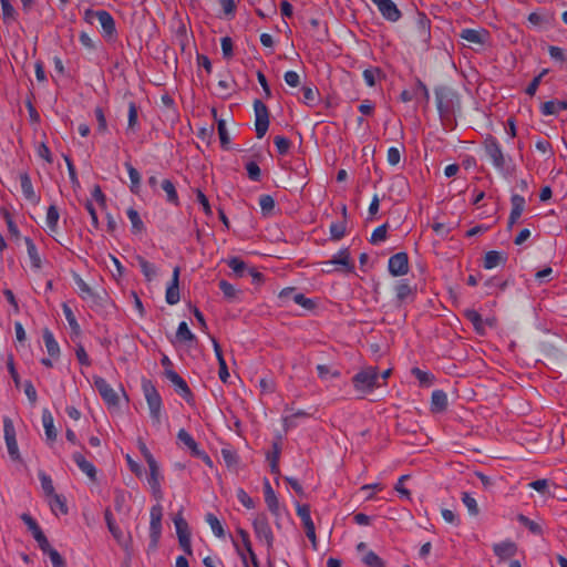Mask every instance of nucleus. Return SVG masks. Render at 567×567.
<instances>
[{"label":"nucleus","mask_w":567,"mask_h":567,"mask_svg":"<svg viewBox=\"0 0 567 567\" xmlns=\"http://www.w3.org/2000/svg\"><path fill=\"white\" fill-rule=\"evenodd\" d=\"M464 315L473 323L475 330L480 334L485 333V328H484L485 321L482 319L481 315L476 310L468 309L465 311ZM494 322H495L494 319L486 320V323H488L489 326L494 324Z\"/></svg>","instance_id":"17"},{"label":"nucleus","mask_w":567,"mask_h":567,"mask_svg":"<svg viewBox=\"0 0 567 567\" xmlns=\"http://www.w3.org/2000/svg\"><path fill=\"white\" fill-rule=\"evenodd\" d=\"M207 522L210 525V528L213 529V532L215 533L216 536H218V537L224 536V528L216 516L208 515Z\"/></svg>","instance_id":"46"},{"label":"nucleus","mask_w":567,"mask_h":567,"mask_svg":"<svg viewBox=\"0 0 567 567\" xmlns=\"http://www.w3.org/2000/svg\"><path fill=\"white\" fill-rule=\"evenodd\" d=\"M105 519L107 523L109 530L112 533L114 538L122 544L126 549L131 547L132 537L130 534H125L123 530L116 526L113 516L109 509L105 511Z\"/></svg>","instance_id":"8"},{"label":"nucleus","mask_w":567,"mask_h":567,"mask_svg":"<svg viewBox=\"0 0 567 567\" xmlns=\"http://www.w3.org/2000/svg\"><path fill=\"white\" fill-rule=\"evenodd\" d=\"M330 234L333 239H341L346 234V221L331 225Z\"/></svg>","instance_id":"44"},{"label":"nucleus","mask_w":567,"mask_h":567,"mask_svg":"<svg viewBox=\"0 0 567 567\" xmlns=\"http://www.w3.org/2000/svg\"><path fill=\"white\" fill-rule=\"evenodd\" d=\"M162 187L167 195V200L177 206L179 204V198L175 185L169 179H164Z\"/></svg>","instance_id":"29"},{"label":"nucleus","mask_w":567,"mask_h":567,"mask_svg":"<svg viewBox=\"0 0 567 567\" xmlns=\"http://www.w3.org/2000/svg\"><path fill=\"white\" fill-rule=\"evenodd\" d=\"M74 461L78 466L90 477L91 481H96V470L91 462L86 461L85 457L80 453L74 455Z\"/></svg>","instance_id":"21"},{"label":"nucleus","mask_w":567,"mask_h":567,"mask_svg":"<svg viewBox=\"0 0 567 567\" xmlns=\"http://www.w3.org/2000/svg\"><path fill=\"white\" fill-rule=\"evenodd\" d=\"M254 111H255V126H256V133L257 137L261 138L266 134L268 126H269V113L267 106L259 100H256L254 103Z\"/></svg>","instance_id":"4"},{"label":"nucleus","mask_w":567,"mask_h":567,"mask_svg":"<svg viewBox=\"0 0 567 567\" xmlns=\"http://www.w3.org/2000/svg\"><path fill=\"white\" fill-rule=\"evenodd\" d=\"M174 522H175L179 544L183 547V549L188 555H190L192 547H190V538H189L187 523L182 517H176Z\"/></svg>","instance_id":"13"},{"label":"nucleus","mask_w":567,"mask_h":567,"mask_svg":"<svg viewBox=\"0 0 567 567\" xmlns=\"http://www.w3.org/2000/svg\"><path fill=\"white\" fill-rule=\"evenodd\" d=\"M412 372L419 379L421 384H431L434 381V377L431 373L422 371L419 368H414Z\"/></svg>","instance_id":"45"},{"label":"nucleus","mask_w":567,"mask_h":567,"mask_svg":"<svg viewBox=\"0 0 567 567\" xmlns=\"http://www.w3.org/2000/svg\"><path fill=\"white\" fill-rule=\"evenodd\" d=\"M63 311H64V315H65V318L70 324V327L72 328V330L79 334L80 333V326L79 323L76 322V319L72 312V310L70 309V307L68 305H63Z\"/></svg>","instance_id":"43"},{"label":"nucleus","mask_w":567,"mask_h":567,"mask_svg":"<svg viewBox=\"0 0 567 567\" xmlns=\"http://www.w3.org/2000/svg\"><path fill=\"white\" fill-rule=\"evenodd\" d=\"M460 37L471 44L484 45L489 39V32L486 29H465Z\"/></svg>","instance_id":"10"},{"label":"nucleus","mask_w":567,"mask_h":567,"mask_svg":"<svg viewBox=\"0 0 567 567\" xmlns=\"http://www.w3.org/2000/svg\"><path fill=\"white\" fill-rule=\"evenodd\" d=\"M4 439H6V443H7L8 451L10 453V455L13 458L19 460L20 454H19L18 443L16 440V430H14L12 421L9 419L4 420Z\"/></svg>","instance_id":"11"},{"label":"nucleus","mask_w":567,"mask_h":567,"mask_svg":"<svg viewBox=\"0 0 567 567\" xmlns=\"http://www.w3.org/2000/svg\"><path fill=\"white\" fill-rule=\"evenodd\" d=\"M447 408V396L441 391L436 390L432 393L431 398V409L433 412L441 413L444 412Z\"/></svg>","instance_id":"19"},{"label":"nucleus","mask_w":567,"mask_h":567,"mask_svg":"<svg viewBox=\"0 0 567 567\" xmlns=\"http://www.w3.org/2000/svg\"><path fill=\"white\" fill-rule=\"evenodd\" d=\"M493 549L502 560L508 559L517 553L516 544L509 540L496 544Z\"/></svg>","instance_id":"15"},{"label":"nucleus","mask_w":567,"mask_h":567,"mask_svg":"<svg viewBox=\"0 0 567 567\" xmlns=\"http://www.w3.org/2000/svg\"><path fill=\"white\" fill-rule=\"evenodd\" d=\"M297 514L300 516L303 526L306 528V533L308 538L310 539L312 547L317 548V536H316V527L310 516V507L307 504H298L297 505Z\"/></svg>","instance_id":"5"},{"label":"nucleus","mask_w":567,"mask_h":567,"mask_svg":"<svg viewBox=\"0 0 567 567\" xmlns=\"http://www.w3.org/2000/svg\"><path fill=\"white\" fill-rule=\"evenodd\" d=\"M150 467V484L154 489L159 488V468L154 458L146 461Z\"/></svg>","instance_id":"30"},{"label":"nucleus","mask_w":567,"mask_h":567,"mask_svg":"<svg viewBox=\"0 0 567 567\" xmlns=\"http://www.w3.org/2000/svg\"><path fill=\"white\" fill-rule=\"evenodd\" d=\"M221 50L225 58L229 59L233 55V41L229 37L221 39Z\"/></svg>","instance_id":"57"},{"label":"nucleus","mask_w":567,"mask_h":567,"mask_svg":"<svg viewBox=\"0 0 567 567\" xmlns=\"http://www.w3.org/2000/svg\"><path fill=\"white\" fill-rule=\"evenodd\" d=\"M364 563L370 567H384L383 560L373 551L365 555Z\"/></svg>","instance_id":"47"},{"label":"nucleus","mask_w":567,"mask_h":567,"mask_svg":"<svg viewBox=\"0 0 567 567\" xmlns=\"http://www.w3.org/2000/svg\"><path fill=\"white\" fill-rule=\"evenodd\" d=\"M179 274L181 268L176 266L173 270L171 285L167 287L165 293V300L168 305H176L181 299Z\"/></svg>","instance_id":"9"},{"label":"nucleus","mask_w":567,"mask_h":567,"mask_svg":"<svg viewBox=\"0 0 567 567\" xmlns=\"http://www.w3.org/2000/svg\"><path fill=\"white\" fill-rule=\"evenodd\" d=\"M94 383L101 396L109 406H117L121 399H124L125 402H128V396L121 384L112 385L103 378H96Z\"/></svg>","instance_id":"1"},{"label":"nucleus","mask_w":567,"mask_h":567,"mask_svg":"<svg viewBox=\"0 0 567 567\" xmlns=\"http://www.w3.org/2000/svg\"><path fill=\"white\" fill-rule=\"evenodd\" d=\"M265 501L268 506V508L274 513L278 514L279 512V501L271 488L269 483L265 484Z\"/></svg>","instance_id":"23"},{"label":"nucleus","mask_w":567,"mask_h":567,"mask_svg":"<svg viewBox=\"0 0 567 567\" xmlns=\"http://www.w3.org/2000/svg\"><path fill=\"white\" fill-rule=\"evenodd\" d=\"M43 425L45 429L47 437L51 441L55 440L56 431L54 429L53 417L51 416V414L43 415Z\"/></svg>","instance_id":"38"},{"label":"nucleus","mask_w":567,"mask_h":567,"mask_svg":"<svg viewBox=\"0 0 567 567\" xmlns=\"http://www.w3.org/2000/svg\"><path fill=\"white\" fill-rule=\"evenodd\" d=\"M254 525H255L256 532L259 535H262L266 538V540L268 542V544H270L272 540V534H271L270 527H269L268 523L266 522V519L264 518L261 520H256L254 523Z\"/></svg>","instance_id":"31"},{"label":"nucleus","mask_w":567,"mask_h":567,"mask_svg":"<svg viewBox=\"0 0 567 567\" xmlns=\"http://www.w3.org/2000/svg\"><path fill=\"white\" fill-rule=\"evenodd\" d=\"M195 336L189 330L186 322H181L176 331V340L179 343H187L195 341Z\"/></svg>","instance_id":"25"},{"label":"nucleus","mask_w":567,"mask_h":567,"mask_svg":"<svg viewBox=\"0 0 567 567\" xmlns=\"http://www.w3.org/2000/svg\"><path fill=\"white\" fill-rule=\"evenodd\" d=\"M59 220V212L55 206H50L47 214V224L51 231L56 229V224Z\"/></svg>","instance_id":"39"},{"label":"nucleus","mask_w":567,"mask_h":567,"mask_svg":"<svg viewBox=\"0 0 567 567\" xmlns=\"http://www.w3.org/2000/svg\"><path fill=\"white\" fill-rule=\"evenodd\" d=\"M518 520L527 526L533 534L540 535L543 533L542 526L538 523L530 520L528 517L518 515Z\"/></svg>","instance_id":"42"},{"label":"nucleus","mask_w":567,"mask_h":567,"mask_svg":"<svg viewBox=\"0 0 567 567\" xmlns=\"http://www.w3.org/2000/svg\"><path fill=\"white\" fill-rule=\"evenodd\" d=\"M417 29L420 32V37L423 40H427L430 38V21L425 16L420 14L417 19Z\"/></svg>","instance_id":"37"},{"label":"nucleus","mask_w":567,"mask_h":567,"mask_svg":"<svg viewBox=\"0 0 567 567\" xmlns=\"http://www.w3.org/2000/svg\"><path fill=\"white\" fill-rule=\"evenodd\" d=\"M127 172H128L130 179L132 182V188L133 189L138 188L140 182H141L138 172L131 165H127Z\"/></svg>","instance_id":"60"},{"label":"nucleus","mask_w":567,"mask_h":567,"mask_svg":"<svg viewBox=\"0 0 567 567\" xmlns=\"http://www.w3.org/2000/svg\"><path fill=\"white\" fill-rule=\"evenodd\" d=\"M415 288L408 282H401L396 287V299L400 303L405 302L409 298L414 296Z\"/></svg>","instance_id":"24"},{"label":"nucleus","mask_w":567,"mask_h":567,"mask_svg":"<svg viewBox=\"0 0 567 567\" xmlns=\"http://www.w3.org/2000/svg\"><path fill=\"white\" fill-rule=\"evenodd\" d=\"M401 161V152L396 147H391L388 151V162L390 165H396Z\"/></svg>","instance_id":"58"},{"label":"nucleus","mask_w":567,"mask_h":567,"mask_svg":"<svg viewBox=\"0 0 567 567\" xmlns=\"http://www.w3.org/2000/svg\"><path fill=\"white\" fill-rule=\"evenodd\" d=\"M386 238V225H382L378 227L371 236V243L375 244L379 241H383Z\"/></svg>","instance_id":"53"},{"label":"nucleus","mask_w":567,"mask_h":567,"mask_svg":"<svg viewBox=\"0 0 567 567\" xmlns=\"http://www.w3.org/2000/svg\"><path fill=\"white\" fill-rule=\"evenodd\" d=\"M178 439L192 451L194 455H202V451L198 449L197 443L185 430H179Z\"/></svg>","instance_id":"27"},{"label":"nucleus","mask_w":567,"mask_h":567,"mask_svg":"<svg viewBox=\"0 0 567 567\" xmlns=\"http://www.w3.org/2000/svg\"><path fill=\"white\" fill-rule=\"evenodd\" d=\"M20 178H21V187H22V190H23V194L25 195V197L31 200L38 202L39 197L37 196V193L32 186L29 175L27 173H24L21 175Z\"/></svg>","instance_id":"26"},{"label":"nucleus","mask_w":567,"mask_h":567,"mask_svg":"<svg viewBox=\"0 0 567 567\" xmlns=\"http://www.w3.org/2000/svg\"><path fill=\"white\" fill-rule=\"evenodd\" d=\"M295 301L308 310H312L316 307L315 301L309 298H306L305 295L302 293H297L295 296Z\"/></svg>","instance_id":"52"},{"label":"nucleus","mask_w":567,"mask_h":567,"mask_svg":"<svg viewBox=\"0 0 567 567\" xmlns=\"http://www.w3.org/2000/svg\"><path fill=\"white\" fill-rule=\"evenodd\" d=\"M127 216L132 223L133 230L135 233H141L144 228V225H143L142 218L140 217L138 212L135 210L134 208H130L127 210Z\"/></svg>","instance_id":"35"},{"label":"nucleus","mask_w":567,"mask_h":567,"mask_svg":"<svg viewBox=\"0 0 567 567\" xmlns=\"http://www.w3.org/2000/svg\"><path fill=\"white\" fill-rule=\"evenodd\" d=\"M378 7L384 19L389 21H398L401 12L392 0H372Z\"/></svg>","instance_id":"12"},{"label":"nucleus","mask_w":567,"mask_h":567,"mask_svg":"<svg viewBox=\"0 0 567 567\" xmlns=\"http://www.w3.org/2000/svg\"><path fill=\"white\" fill-rule=\"evenodd\" d=\"M280 444L279 442H275L272 444V452L271 454L268 456V458L270 460V467H271V471L274 473H279V457H280Z\"/></svg>","instance_id":"32"},{"label":"nucleus","mask_w":567,"mask_h":567,"mask_svg":"<svg viewBox=\"0 0 567 567\" xmlns=\"http://www.w3.org/2000/svg\"><path fill=\"white\" fill-rule=\"evenodd\" d=\"M503 259V256L498 251L491 250L485 255L484 266L486 269H492L496 267Z\"/></svg>","instance_id":"33"},{"label":"nucleus","mask_w":567,"mask_h":567,"mask_svg":"<svg viewBox=\"0 0 567 567\" xmlns=\"http://www.w3.org/2000/svg\"><path fill=\"white\" fill-rule=\"evenodd\" d=\"M380 74H381V70L378 68L372 69V70H365L363 72V76L369 86H373L375 84V75H380Z\"/></svg>","instance_id":"59"},{"label":"nucleus","mask_w":567,"mask_h":567,"mask_svg":"<svg viewBox=\"0 0 567 567\" xmlns=\"http://www.w3.org/2000/svg\"><path fill=\"white\" fill-rule=\"evenodd\" d=\"M389 271L392 276H404L409 272V258L405 252H398L389 260Z\"/></svg>","instance_id":"7"},{"label":"nucleus","mask_w":567,"mask_h":567,"mask_svg":"<svg viewBox=\"0 0 567 567\" xmlns=\"http://www.w3.org/2000/svg\"><path fill=\"white\" fill-rule=\"evenodd\" d=\"M324 266L329 267L330 265H340L347 269V271H352L353 267L350 264V255L347 249H343L338 252L337 256L330 261H327L323 264Z\"/></svg>","instance_id":"22"},{"label":"nucleus","mask_w":567,"mask_h":567,"mask_svg":"<svg viewBox=\"0 0 567 567\" xmlns=\"http://www.w3.org/2000/svg\"><path fill=\"white\" fill-rule=\"evenodd\" d=\"M409 478V475L401 476L396 484H395V491L403 497L411 499V493L410 491L404 486L403 482Z\"/></svg>","instance_id":"50"},{"label":"nucleus","mask_w":567,"mask_h":567,"mask_svg":"<svg viewBox=\"0 0 567 567\" xmlns=\"http://www.w3.org/2000/svg\"><path fill=\"white\" fill-rule=\"evenodd\" d=\"M462 501L464 505L467 507L468 512L473 515L478 514V506L476 499L468 493H463Z\"/></svg>","instance_id":"41"},{"label":"nucleus","mask_w":567,"mask_h":567,"mask_svg":"<svg viewBox=\"0 0 567 567\" xmlns=\"http://www.w3.org/2000/svg\"><path fill=\"white\" fill-rule=\"evenodd\" d=\"M379 371L377 367L362 369L353 377L355 390L361 394L370 393L377 385Z\"/></svg>","instance_id":"2"},{"label":"nucleus","mask_w":567,"mask_h":567,"mask_svg":"<svg viewBox=\"0 0 567 567\" xmlns=\"http://www.w3.org/2000/svg\"><path fill=\"white\" fill-rule=\"evenodd\" d=\"M196 195H197L199 203L203 206L205 214L207 216H210L213 214V212H212L209 202H208L207 197L205 196V194L200 189H196Z\"/></svg>","instance_id":"56"},{"label":"nucleus","mask_w":567,"mask_h":567,"mask_svg":"<svg viewBox=\"0 0 567 567\" xmlns=\"http://www.w3.org/2000/svg\"><path fill=\"white\" fill-rule=\"evenodd\" d=\"M484 147L497 169L507 173L515 171L514 166L511 169L506 167L505 154L502 151L497 141L493 136H486L484 141Z\"/></svg>","instance_id":"3"},{"label":"nucleus","mask_w":567,"mask_h":567,"mask_svg":"<svg viewBox=\"0 0 567 567\" xmlns=\"http://www.w3.org/2000/svg\"><path fill=\"white\" fill-rule=\"evenodd\" d=\"M228 265L229 267L233 269V271L238 275V276H241L243 275V271L246 269V265L243 260H240L239 258H231L229 261H228Z\"/></svg>","instance_id":"51"},{"label":"nucleus","mask_w":567,"mask_h":567,"mask_svg":"<svg viewBox=\"0 0 567 567\" xmlns=\"http://www.w3.org/2000/svg\"><path fill=\"white\" fill-rule=\"evenodd\" d=\"M96 17L101 23V27L107 38H113L115 34V22L111 14L106 11L96 12Z\"/></svg>","instance_id":"16"},{"label":"nucleus","mask_w":567,"mask_h":567,"mask_svg":"<svg viewBox=\"0 0 567 567\" xmlns=\"http://www.w3.org/2000/svg\"><path fill=\"white\" fill-rule=\"evenodd\" d=\"M218 134L220 138V143L224 147H227L229 144V136L226 130V123L224 120H218Z\"/></svg>","instance_id":"48"},{"label":"nucleus","mask_w":567,"mask_h":567,"mask_svg":"<svg viewBox=\"0 0 567 567\" xmlns=\"http://www.w3.org/2000/svg\"><path fill=\"white\" fill-rule=\"evenodd\" d=\"M1 8L4 20H13L14 19V9L10 4L9 0H1Z\"/></svg>","instance_id":"54"},{"label":"nucleus","mask_w":567,"mask_h":567,"mask_svg":"<svg viewBox=\"0 0 567 567\" xmlns=\"http://www.w3.org/2000/svg\"><path fill=\"white\" fill-rule=\"evenodd\" d=\"M219 286L227 298H235L237 296L236 288L227 281H220Z\"/></svg>","instance_id":"62"},{"label":"nucleus","mask_w":567,"mask_h":567,"mask_svg":"<svg viewBox=\"0 0 567 567\" xmlns=\"http://www.w3.org/2000/svg\"><path fill=\"white\" fill-rule=\"evenodd\" d=\"M260 207L264 214H270L275 207V200L271 196L265 195L260 198Z\"/></svg>","instance_id":"49"},{"label":"nucleus","mask_w":567,"mask_h":567,"mask_svg":"<svg viewBox=\"0 0 567 567\" xmlns=\"http://www.w3.org/2000/svg\"><path fill=\"white\" fill-rule=\"evenodd\" d=\"M237 497L246 508H254L255 503L252 498L244 489L237 492Z\"/></svg>","instance_id":"55"},{"label":"nucleus","mask_w":567,"mask_h":567,"mask_svg":"<svg viewBox=\"0 0 567 567\" xmlns=\"http://www.w3.org/2000/svg\"><path fill=\"white\" fill-rule=\"evenodd\" d=\"M161 522L162 508L159 506H154L151 509V529L154 537V542H157V538L161 534Z\"/></svg>","instance_id":"20"},{"label":"nucleus","mask_w":567,"mask_h":567,"mask_svg":"<svg viewBox=\"0 0 567 567\" xmlns=\"http://www.w3.org/2000/svg\"><path fill=\"white\" fill-rule=\"evenodd\" d=\"M50 505H51L52 511L55 513V515L68 514L66 502L62 496H60L58 494H54L53 496H51Z\"/></svg>","instance_id":"28"},{"label":"nucleus","mask_w":567,"mask_h":567,"mask_svg":"<svg viewBox=\"0 0 567 567\" xmlns=\"http://www.w3.org/2000/svg\"><path fill=\"white\" fill-rule=\"evenodd\" d=\"M512 210L508 218V228L511 229L520 218L525 207V198L520 195H513L511 198Z\"/></svg>","instance_id":"14"},{"label":"nucleus","mask_w":567,"mask_h":567,"mask_svg":"<svg viewBox=\"0 0 567 567\" xmlns=\"http://www.w3.org/2000/svg\"><path fill=\"white\" fill-rule=\"evenodd\" d=\"M143 391L152 414L157 419L159 416L162 400L152 382L143 383Z\"/></svg>","instance_id":"6"},{"label":"nucleus","mask_w":567,"mask_h":567,"mask_svg":"<svg viewBox=\"0 0 567 567\" xmlns=\"http://www.w3.org/2000/svg\"><path fill=\"white\" fill-rule=\"evenodd\" d=\"M167 378L177 386L185 394L190 395V391L186 382L175 372V371H167L166 372Z\"/></svg>","instance_id":"34"},{"label":"nucleus","mask_w":567,"mask_h":567,"mask_svg":"<svg viewBox=\"0 0 567 567\" xmlns=\"http://www.w3.org/2000/svg\"><path fill=\"white\" fill-rule=\"evenodd\" d=\"M275 144L280 154H286L289 150L290 143L286 137L277 136L275 138Z\"/></svg>","instance_id":"63"},{"label":"nucleus","mask_w":567,"mask_h":567,"mask_svg":"<svg viewBox=\"0 0 567 567\" xmlns=\"http://www.w3.org/2000/svg\"><path fill=\"white\" fill-rule=\"evenodd\" d=\"M285 81L289 86L296 87L300 84V78L298 73L288 71L285 73Z\"/></svg>","instance_id":"61"},{"label":"nucleus","mask_w":567,"mask_h":567,"mask_svg":"<svg viewBox=\"0 0 567 567\" xmlns=\"http://www.w3.org/2000/svg\"><path fill=\"white\" fill-rule=\"evenodd\" d=\"M437 96V109L441 114L447 113L451 111L453 106L452 94L447 92L445 89H440L436 91Z\"/></svg>","instance_id":"18"},{"label":"nucleus","mask_w":567,"mask_h":567,"mask_svg":"<svg viewBox=\"0 0 567 567\" xmlns=\"http://www.w3.org/2000/svg\"><path fill=\"white\" fill-rule=\"evenodd\" d=\"M247 172H248V176L254 179V181H257L259 179V176H260V168L259 166L257 165V163L255 162H249L247 164Z\"/></svg>","instance_id":"64"},{"label":"nucleus","mask_w":567,"mask_h":567,"mask_svg":"<svg viewBox=\"0 0 567 567\" xmlns=\"http://www.w3.org/2000/svg\"><path fill=\"white\" fill-rule=\"evenodd\" d=\"M25 244H27V247H28V254H29V257L31 259L32 267L34 269H39L41 267V258H40V256L37 252L35 246L28 238L25 239Z\"/></svg>","instance_id":"36"},{"label":"nucleus","mask_w":567,"mask_h":567,"mask_svg":"<svg viewBox=\"0 0 567 567\" xmlns=\"http://www.w3.org/2000/svg\"><path fill=\"white\" fill-rule=\"evenodd\" d=\"M44 341H45V347L48 349V352L51 355L56 357L60 352V349H59V346L55 342L53 336L49 331L44 332Z\"/></svg>","instance_id":"40"}]
</instances>
